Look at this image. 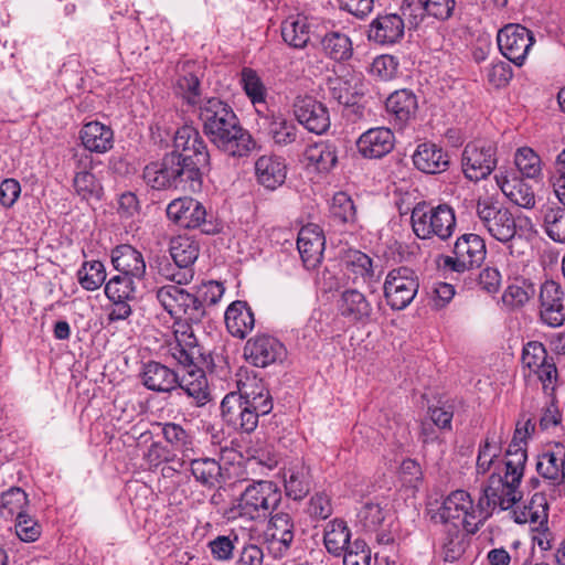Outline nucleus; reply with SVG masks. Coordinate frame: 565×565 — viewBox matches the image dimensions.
Masks as SVG:
<instances>
[{
    "mask_svg": "<svg viewBox=\"0 0 565 565\" xmlns=\"http://www.w3.org/2000/svg\"><path fill=\"white\" fill-rule=\"evenodd\" d=\"M547 235L555 242H565V206H548L544 215Z\"/></svg>",
    "mask_w": 565,
    "mask_h": 565,
    "instance_id": "nucleus-48",
    "label": "nucleus"
},
{
    "mask_svg": "<svg viewBox=\"0 0 565 565\" xmlns=\"http://www.w3.org/2000/svg\"><path fill=\"white\" fill-rule=\"evenodd\" d=\"M341 312L345 317L360 320L370 315L371 306L362 292L348 289L342 292Z\"/></svg>",
    "mask_w": 565,
    "mask_h": 565,
    "instance_id": "nucleus-42",
    "label": "nucleus"
},
{
    "mask_svg": "<svg viewBox=\"0 0 565 565\" xmlns=\"http://www.w3.org/2000/svg\"><path fill=\"white\" fill-rule=\"evenodd\" d=\"M74 189L78 195L87 200L92 196H98L99 184L95 175L88 171L77 172L74 177Z\"/></svg>",
    "mask_w": 565,
    "mask_h": 565,
    "instance_id": "nucleus-61",
    "label": "nucleus"
},
{
    "mask_svg": "<svg viewBox=\"0 0 565 565\" xmlns=\"http://www.w3.org/2000/svg\"><path fill=\"white\" fill-rule=\"evenodd\" d=\"M500 188L511 202L524 209H532L535 205V195L532 188L520 180H504Z\"/></svg>",
    "mask_w": 565,
    "mask_h": 565,
    "instance_id": "nucleus-43",
    "label": "nucleus"
},
{
    "mask_svg": "<svg viewBox=\"0 0 565 565\" xmlns=\"http://www.w3.org/2000/svg\"><path fill=\"white\" fill-rule=\"evenodd\" d=\"M79 138L86 150L96 153H105L114 145L111 128L99 121L85 124L79 131Z\"/></svg>",
    "mask_w": 565,
    "mask_h": 565,
    "instance_id": "nucleus-25",
    "label": "nucleus"
},
{
    "mask_svg": "<svg viewBox=\"0 0 565 565\" xmlns=\"http://www.w3.org/2000/svg\"><path fill=\"white\" fill-rule=\"evenodd\" d=\"M454 255L460 257L469 267L480 265L486 257L484 241L477 234H463L457 238Z\"/></svg>",
    "mask_w": 565,
    "mask_h": 565,
    "instance_id": "nucleus-33",
    "label": "nucleus"
},
{
    "mask_svg": "<svg viewBox=\"0 0 565 565\" xmlns=\"http://www.w3.org/2000/svg\"><path fill=\"white\" fill-rule=\"evenodd\" d=\"M170 254L177 267L191 266L199 256V245L186 236L171 239Z\"/></svg>",
    "mask_w": 565,
    "mask_h": 565,
    "instance_id": "nucleus-39",
    "label": "nucleus"
},
{
    "mask_svg": "<svg viewBox=\"0 0 565 565\" xmlns=\"http://www.w3.org/2000/svg\"><path fill=\"white\" fill-rule=\"evenodd\" d=\"M167 216L184 228H196L205 224L204 206L192 198L173 200L167 207Z\"/></svg>",
    "mask_w": 565,
    "mask_h": 565,
    "instance_id": "nucleus-16",
    "label": "nucleus"
},
{
    "mask_svg": "<svg viewBox=\"0 0 565 565\" xmlns=\"http://www.w3.org/2000/svg\"><path fill=\"white\" fill-rule=\"evenodd\" d=\"M536 470L540 476L553 483L559 478L565 482V446L556 443L550 450L540 455Z\"/></svg>",
    "mask_w": 565,
    "mask_h": 565,
    "instance_id": "nucleus-26",
    "label": "nucleus"
},
{
    "mask_svg": "<svg viewBox=\"0 0 565 565\" xmlns=\"http://www.w3.org/2000/svg\"><path fill=\"white\" fill-rule=\"evenodd\" d=\"M343 554V565H370L371 550L363 540L353 541Z\"/></svg>",
    "mask_w": 565,
    "mask_h": 565,
    "instance_id": "nucleus-56",
    "label": "nucleus"
},
{
    "mask_svg": "<svg viewBox=\"0 0 565 565\" xmlns=\"http://www.w3.org/2000/svg\"><path fill=\"white\" fill-rule=\"evenodd\" d=\"M386 109L401 125L413 118L417 110V98L408 89L396 90L386 99Z\"/></svg>",
    "mask_w": 565,
    "mask_h": 565,
    "instance_id": "nucleus-34",
    "label": "nucleus"
},
{
    "mask_svg": "<svg viewBox=\"0 0 565 565\" xmlns=\"http://www.w3.org/2000/svg\"><path fill=\"white\" fill-rule=\"evenodd\" d=\"M547 500L544 493L536 492L532 495L529 504L522 509H513L510 514L515 523L539 524L543 525L547 522Z\"/></svg>",
    "mask_w": 565,
    "mask_h": 565,
    "instance_id": "nucleus-32",
    "label": "nucleus"
},
{
    "mask_svg": "<svg viewBox=\"0 0 565 565\" xmlns=\"http://www.w3.org/2000/svg\"><path fill=\"white\" fill-rule=\"evenodd\" d=\"M521 434V429L519 425L515 428L513 439L509 444V447L505 451V478L512 479L513 481L522 480L524 475L525 463L527 460L526 452V443H524V437L519 439V435Z\"/></svg>",
    "mask_w": 565,
    "mask_h": 565,
    "instance_id": "nucleus-28",
    "label": "nucleus"
},
{
    "mask_svg": "<svg viewBox=\"0 0 565 565\" xmlns=\"http://www.w3.org/2000/svg\"><path fill=\"white\" fill-rule=\"evenodd\" d=\"M273 541L282 545L286 552L294 541V522L291 516L285 512H278L270 518Z\"/></svg>",
    "mask_w": 565,
    "mask_h": 565,
    "instance_id": "nucleus-45",
    "label": "nucleus"
},
{
    "mask_svg": "<svg viewBox=\"0 0 565 565\" xmlns=\"http://www.w3.org/2000/svg\"><path fill=\"white\" fill-rule=\"evenodd\" d=\"M203 134L228 157L248 156L255 148L252 135L241 125L233 108L217 97H210L198 108Z\"/></svg>",
    "mask_w": 565,
    "mask_h": 565,
    "instance_id": "nucleus-3",
    "label": "nucleus"
},
{
    "mask_svg": "<svg viewBox=\"0 0 565 565\" xmlns=\"http://www.w3.org/2000/svg\"><path fill=\"white\" fill-rule=\"evenodd\" d=\"M534 41L533 33L518 23L504 25L497 35L501 54L516 66L524 64Z\"/></svg>",
    "mask_w": 565,
    "mask_h": 565,
    "instance_id": "nucleus-8",
    "label": "nucleus"
},
{
    "mask_svg": "<svg viewBox=\"0 0 565 565\" xmlns=\"http://www.w3.org/2000/svg\"><path fill=\"white\" fill-rule=\"evenodd\" d=\"M271 409L273 405L269 404L255 407L248 402H243L235 392L226 394L221 403L222 417L225 423L245 433L254 431L259 417L269 414Z\"/></svg>",
    "mask_w": 565,
    "mask_h": 565,
    "instance_id": "nucleus-6",
    "label": "nucleus"
},
{
    "mask_svg": "<svg viewBox=\"0 0 565 565\" xmlns=\"http://www.w3.org/2000/svg\"><path fill=\"white\" fill-rule=\"evenodd\" d=\"M141 380L150 391L170 393L177 388L178 373L159 362L150 361L143 366Z\"/></svg>",
    "mask_w": 565,
    "mask_h": 565,
    "instance_id": "nucleus-21",
    "label": "nucleus"
},
{
    "mask_svg": "<svg viewBox=\"0 0 565 565\" xmlns=\"http://www.w3.org/2000/svg\"><path fill=\"white\" fill-rule=\"evenodd\" d=\"M267 131L274 142L279 146H287L297 139V126L284 116H271L267 119Z\"/></svg>",
    "mask_w": 565,
    "mask_h": 565,
    "instance_id": "nucleus-40",
    "label": "nucleus"
},
{
    "mask_svg": "<svg viewBox=\"0 0 565 565\" xmlns=\"http://www.w3.org/2000/svg\"><path fill=\"white\" fill-rule=\"evenodd\" d=\"M321 46L327 56L337 62H344L352 57L353 46L349 35L332 31L321 39Z\"/></svg>",
    "mask_w": 565,
    "mask_h": 565,
    "instance_id": "nucleus-36",
    "label": "nucleus"
},
{
    "mask_svg": "<svg viewBox=\"0 0 565 565\" xmlns=\"http://www.w3.org/2000/svg\"><path fill=\"white\" fill-rule=\"evenodd\" d=\"M418 285H383L387 303L395 310L404 309L416 296Z\"/></svg>",
    "mask_w": 565,
    "mask_h": 565,
    "instance_id": "nucleus-47",
    "label": "nucleus"
},
{
    "mask_svg": "<svg viewBox=\"0 0 565 565\" xmlns=\"http://www.w3.org/2000/svg\"><path fill=\"white\" fill-rule=\"evenodd\" d=\"M419 4L427 17L446 21L454 14L456 0H419Z\"/></svg>",
    "mask_w": 565,
    "mask_h": 565,
    "instance_id": "nucleus-54",
    "label": "nucleus"
},
{
    "mask_svg": "<svg viewBox=\"0 0 565 565\" xmlns=\"http://www.w3.org/2000/svg\"><path fill=\"white\" fill-rule=\"evenodd\" d=\"M329 88L332 98L344 106H353L364 96V83L356 75L330 79Z\"/></svg>",
    "mask_w": 565,
    "mask_h": 565,
    "instance_id": "nucleus-27",
    "label": "nucleus"
},
{
    "mask_svg": "<svg viewBox=\"0 0 565 565\" xmlns=\"http://www.w3.org/2000/svg\"><path fill=\"white\" fill-rule=\"evenodd\" d=\"M311 22L305 15L289 17L281 23L285 43L295 49H303L310 41Z\"/></svg>",
    "mask_w": 565,
    "mask_h": 565,
    "instance_id": "nucleus-31",
    "label": "nucleus"
},
{
    "mask_svg": "<svg viewBox=\"0 0 565 565\" xmlns=\"http://www.w3.org/2000/svg\"><path fill=\"white\" fill-rule=\"evenodd\" d=\"M14 529L18 537L23 542H35L42 533L39 522L26 512L15 518Z\"/></svg>",
    "mask_w": 565,
    "mask_h": 565,
    "instance_id": "nucleus-55",
    "label": "nucleus"
},
{
    "mask_svg": "<svg viewBox=\"0 0 565 565\" xmlns=\"http://www.w3.org/2000/svg\"><path fill=\"white\" fill-rule=\"evenodd\" d=\"M162 434L164 439L175 449L186 450L192 444L191 436L179 424L166 423L162 426Z\"/></svg>",
    "mask_w": 565,
    "mask_h": 565,
    "instance_id": "nucleus-60",
    "label": "nucleus"
},
{
    "mask_svg": "<svg viewBox=\"0 0 565 565\" xmlns=\"http://www.w3.org/2000/svg\"><path fill=\"white\" fill-rule=\"evenodd\" d=\"M255 174L259 184L269 190L280 186L287 174L285 160L278 156H262L255 162Z\"/></svg>",
    "mask_w": 565,
    "mask_h": 565,
    "instance_id": "nucleus-22",
    "label": "nucleus"
},
{
    "mask_svg": "<svg viewBox=\"0 0 565 565\" xmlns=\"http://www.w3.org/2000/svg\"><path fill=\"white\" fill-rule=\"evenodd\" d=\"M515 164L526 178H535L540 171V158L530 148L519 149L515 154Z\"/></svg>",
    "mask_w": 565,
    "mask_h": 565,
    "instance_id": "nucleus-58",
    "label": "nucleus"
},
{
    "mask_svg": "<svg viewBox=\"0 0 565 565\" xmlns=\"http://www.w3.org/2000/svg\"><path fill=\"white\" fill-rule=\"evenodd\" d=\"M235 393L242 397L243 402H248L255 407L265 404L273 405L269 392L255 379L249 383H243L242 386H238V392Z\"/></svg>",
    "mask_w": 565,
    "mask_h": 565,
    "instance_id": "nucleus-50",
    "label": "nucleus"
},
{
    "mask_svg": "<svg viewBox=\"0 0 565 565\" xmlns=\"http://www.w3.org/2000/svg\"><path fill=\"white\" fill-rule=\"evenodd\" d=\"M324 243L322 230L318 225L308 224L301 227L298 233L297 248L307 268H315L321 262Z\"/></svg>",
    "mask_w": 565,
    "mask_h": 565,
    "instance_id": "nucleus-17",
    "label": "nucleus"
},
{
    "mask_svg": "<svg viewBox=\"0 0 565 565\" xmlns=\"http://www.w3.org/2000/svg\"><path fill=\"white\" fill-rule=\"evenodd\" d=\"M520 481H513L502 477L499 473H492L489 477L488 486L493 487L495 490V504L501 511L512 509L521 499L522 494L519 491Z\"/></svg>",
    "mask_w": 565,
    "mask_h": 565,
    "instance_id": "nucleus-30",
    "label": "nucleus"
},
{
    "mask_svg": "<svg viewBox=\"0 0 565 565\" xmlns=\"http://www.w3.org/2000/svg\"><path fill=\"white\" fill-rule=\"evenodd\" d=\"M413 163L424 173H441L449 166V156L437 145L423 142L417 146L413 154Z\"/></svg>",
    "mask_w": 565,
    "mask_h": 565,
    "instance_id": "nucleus-20",
    "label": "nucleus"
},
{
    "mask_svg": "<svg viewBox=\"0 0 565 565\" xmlns=\"http://www.w3.org/2000/svg\"><path fill=\"white\" fill-rule=\"evenodd\" d=\"M412 227L420 239L437 236L441 241L448 239L456 228V216L451 206L439 204L427 207L425 203L417 204L412 211Z\"/></svg>",
    "mask_w": 565,
    "mask_h": 565,
    "instance_id": "nucleus-5",
    "label": "nucleus"
},
{
    "mask_svg": "<svg viewBox=\"0 0 565 565\" xmlns=\"http://www.w3.org/2000/svg\"><path fill=\"white\" fill-rule=\"evenodd\" d=\"M394 134L385 127L371 128L358 139L359 152L365 158H382L394 148Z\"/></svg>",
    "mask_w": 565,
    "mask_h": 565,
    "instance_id": "nucleus-18",
    "label": "nucleus"
},
{
    "mask_svg": "<svg viewBox=\"0 0 565 565\" xmlns=\"http://www.w3.org/2000/svg\"><path fill=\"white\" fill-rule=\"evenodd\" d=\"M384 512L379 503L365 502L358 512L359 523L367 531L377 530L384 521Z\"/></svg>",
    "mask_w": 565,
    "mask_h": 565,
    "instance_id": "nucleus-52",
    "label": "nucleus"
},
{
    "mask_svg": "<svg viewBox=\"0 0 565 565\" xmlns=\"http://www.w3.org/2000/svg\"><path fill=\"white\" fill-rule=\"evenodd\" d=\"M286 356L285 345L269 334H257L248 339L244 347V358L256 367L281 363Z\"/></svg>",
    "mask_w": 565,
    "mask_h": 565,
    "instance_id": "nucleus-11",
    "label": "nucleus"
},
{
    "mask_svg": "<svg viewBox=\"0 0 565 565\" xmlns=\"http://www.w3.org/2000/svg\"><path fill=\"white\" fill-rule=\"evenodd\" d=\"M466 551L465 535L459 524L451 523L446 525L445 536L443 539V554L446 562H454L461 557Z\"/></svg>",
    "mask_w": 565,
    "mask_h": 565,
    "instance_id": "nucleus-41",
    "label": "nucleus"
},
{
    "mask_svg": "<svg viewBox=\"0 0 565 565\" xmlns=\"http://www.w3.org/2000/svg\"><path fill=\"white\" fill-rule=\"evenodd\" d=\"M281 501V492L274 481L258 480L246 486L232 505L224 510L227 520L264 521Z\"/></svg>",
    "mask_w": 565,
    "mask_h": 565,
    "instance_id": "nucleus-4",
    "label": "nucleus"
},
{
    "mask_svg": "<svg viewBox=\"0 0 565 565\" xmlns=\"http://www.w3.org/2000/svg\"><path fill=\"white\" fill-rule=\"evenodd\" d=\"M494 147L487 141L469 142L462 152V171L470 181L486 179L495 168Z\"/></svg>",
    "mask_w": 565,
    "mask_h": 565,
    "instance_id": "nucleus-10",
    "label": "nucleus"
},
{
    "mask_svg": "<svg viewBox=\"0 0 565 565\" xmlns=\"http://www.w3.org/2000/svg\"><path fill=\"white\" fill-rule=\"evenodd\" d=\"M533 295V285H507L501 301L504 307L513 310L524 306Z\"/></svg>",
    "mask_w": 565,
    "mask_h": 565,
    "instance_id": "nucleus-49",
    "label": "nucleus"
},
{
    "mask_svg": "<svg viewBox=\"0 0 565 565\" xmlns=\"http://www.w3.org/2000/svg\"><path fill=\"white\" fill-rule=\"evenodd\" d=\"M285 490L287 497L292 500L303 499L310 491V468L303 463L289 467L284 473Z\"/></svg>",
    "mask_w": 565,
    "mask_h": 565,
    "instance_id": "nucleus-29",
    "label": "nucleus"
},
{
    "mask_svg": "<svg viewBox=\"0 0 565 565\" xmlns=\"http://www.w3.org/2000/svg\"><path fill=\"white\" fill-rule=\"evenodd\" d=\"M157 298L171 317L181 318L184 315L190 320H200L205 315L201 299L179 285H162Z\"/></svg>",
    "mask_w": 565,
    "mask_h": 565,
    "instance_id": "nucleus-7",
    "label": "nucleus"
},
{
    "mask_svg": "<svg viewBox=\"0 0 565 565\" xmlns=\"http://www.w3.org/2000/svg\"><path fill=\"white\" fill-rule=\"evenodd\" d=\"M237 541V535L234 536V540H231L230 536L220 535L209 543V547L214 558L227 561L232 558L235 547L234 542Z\"/></svg>",
    "mask_w": 565,
    "mask_h": 565,
    "instance_id": "nucleus-62",
    "label": "nucleus"
},
{
    "mask_svg": "<svg viewBox=\"0 0 565 565\" xmlns=\"http://www.w3.org/2000/svg\"><path fill=\"white\" fill-rule=\"evenodd\" d=\"M406 23L399 13L380 14L374 19L367 31V38L382 45L399 42L405 34Z\"/></svg>",
    "mask_w": 565,
    "mask_h": 565,
    "instance_id": "nucleus-15",
    "label": "nucleus"
},
{
    "mask_svg": "<svg viewBox=\"0 0 565 565\" xmlns=\"http://www.w3.org/2000/svg\"><path fill=\"white\" fill-rule=\"evenodd\" d=\"M294 115L298 122L308 131L321 135L330 128V115L328 108L310 96L296 97Z\"/></svg>",
    "mask_w": 565,
    "mask_h": 565,
    "instance_id": "nucleus-13",
    "label": "nucleus"
},
{
    "mask_svg": "<svg viewBox=\"0 0 565 565\" xmlns=\"http://www.w3.org/2000/svg\"><path fill=\"white\" fill-rule=\"evenodd\" d=\"M382 273L380 262L374 263L369 255L360 250H353L348 255L345 275L349 279L353 281L361 279L364 282L376 281L381 278Z\"/></svg>",
    "mask_w": 565,
    "mask_h": 565,
    "instance_id": "nucleus-23",
    "label": "nucleus"
},
{
    "mask_svg": "<svg viewBox=\"0 0 565 565\" xmlns=\"http://www.w3.org/2000/svg\"><path fill=\"white\" fill-rule=\"evenodd\" d=\"M494 490L493 487H486L483 489L482 495L475 507L476 519L478 518V521L468 519L465 521V531L467 534H476L492 515L493 510L497 508L495 498L498 499Z\"/></svg>",
    "mask_w": 565,
    "mask_h": 565,
    "instance_id": "nucleus-37",
    "label": "nucleus"
},
{
    "mask_svg": "<svg viewBox=\"0 0 565 565\" xmlns=\"http://www.w3.org/2000/svg\"><path fill=\"white\" fill-rule=\"evenodd\" d=\"M533 372L537 374L540 381L542 382L544 393L547 396L552 397L554 395L555 383L557 380V369L555 363L553 362V359L551 358L550 361H547Z\"/></svg>",
    "mask_w": 565,
    "mask_h": 565,
    "instance_id": "nucleus-63",
    "label": "nucleus"
},
{
    "mask_svg": "<svg viewBox=\"0 0 565 565\" xmlns=\"http://www.w3.org/2000/svg\"><path fill=\"white\" fill-rule=\"evenodd\" d=\"M501 452L500 443L495 441L493 437L487 436L484 443L480 445L477 457V472L484 475L488 472Z\"/></svg>",
    "mask_w": 565,
    "mask_h": 565,
    "instance_id": "nucleus-51",
    "label": "nucleus"
},
{
    "mask_svg": "<svg viewBox=\"0 0 565 565\" xmlns=\"http://www.w3.org/2000/svg\"><path fill=\"white\" fill-rule=\"evenodd\" d=\"M547 361V352L541 342L532 341L523 348L522 363L531 371L537 370Z\"/></svg>",
    "mask_w": 565,
    "mask_h": 565,
    "instance_id": "nucleus-59",
    "label": "nucleus"
},
{
    "mask_svg": "<svg viewBox=\"0 0 565 565\" xmlns=\"http://www.w3.org/2000/svg\"><path fill=\"white\" fill-rule=\"evenodd\" d=\"M174 150L143 169V180L156 190L201 191L203 174L210 170V152L200 131L189 125L180 127L173 139Z\"/></svg>",
    "mask_w": 565,
    "mask_h": 565,
    "instance_id": "nucleus-1",
    "label": "nucleus"
},
{
    "mask_svg": "<svg viewBox=\"0 0 565 565\" xmlns=\"http://www.w3.org/2000/svg\"><path fill=\"white\" fill-rule=\"evenodd\" d=\"M350 530L343 520L334 519L327 524L323 543L327 551L334 556H340L350 542Z\"/></svg>",
    "mask_w": 565,
    "mask_h": 565,
    "instance_id": "nucleus-35",
    "label": "nucleus"
},
{
    "mask_svg": "<svg viewBox=\"0 0 565 565\" xmlns=\"http://www.w3.org/2000/svg\"><path fill=\"white\" fill-rule=\"evenodd\" d=\"M330 212L334 218L342 223L355 220V206L351 198L344 192H339L333 196Z\"/></svg>",
    "mask_w": 565,
    "mask_h": 565,
    "instance_id": "nucleus-53",
    "label": "nucleus"
},
{
    "mask_svg": "<svg viewBox=\"0 0 565 565\" xmlns=\"http://www.w3.org/2000/svg\"><path fill=\"white\" fill-rule=\"evenodd\" d=\"M306 512L313 520H327L333 512L331 498L324 492L315 493L307 504Z\"/></svg>",
    "mask_w": 565,
    "mask_h": 565,
    "instance_id": "nucleus-57",
    "label": "nucleus"
},
{
    "mask_svg": "<svg viewBox=\"0 0 565 565\" xmlns=\"http://www.w3.org/2000/svg\"><path fill=\"white\" fill-rule=\"evenodd\" d=\"M513 76L512 67L508 62L498 61L488 70V81L494 87L505 86Z\"/></svg>",
    "mask_w": 565,
    "mask_h": 565,
    "instance_id": "nucleus-64",
    "label": "nucleus"
},
{
    "mask_svg": "<svg viewBox=\"0 0 565 565\" xmlns=\"http://www.w3.org/2000/svg\"><path fill=\"white\" fill-rule=\"evenodd\" d=\"M225 324L228 332L244 339L254 328L255 318L246 301L236 300L225 311Z\"/></svg>",
    "mask_w": 565,
    "mask_h": 565,
    "instance_id": "nucleus-24",
    "label": "nucleus"
},
{
    "mask_svg": "<svg viewBox=\"0 0 565 565\" xmlns=\"http://www.w3.org/2000/svg\"><path fill=\"white\" fill-rule=\"evenodd\" d=\"M476 520L473 500L465 490H455L444 500L431 520L436 523L449 525L457 523L465 530L466 520Z\"/></svg>",
    "mask_w": 565,
    "mask_h": 565,
    "instance_id": "nucleus-12",
    "label": "nucleus"
},
{
    "mask_svg": "<svg viewBox=\"0 0 565 565\" xmlns=\"http://www.w3.org/2000/svg\"><path fill=\"white\" fill-rule=\"evenodd\" d=\"M563 299L562 285H541V317L551 327H558L564 322Z\"/></svg>",
    "mask_w": 565,
    "mask_h": 565,
    "instance_id": "nucleus-19",
    "label": "nucleus"
},
{
    "mask_svg": "<svg viewBox=\"0 0 565 565\" xmlns=\"http://www.w3.org/2000/svg\"><path fill=\"white\" fill-rule=\"evenodd\" d=\"M477 215L489 234L499 242L507 243L514 237L516 233L515 220L507 207L489 201H479Z\"/></svg>",
    "mask_w": 565,
    "mask_h": 565,
    "instance_id": "nucleus-9",
    "label": "nucleus"
},
{
    "mask_svg": "<svg viewBox=\"0 0 565 565\" xmlns=\"http://www.w3.org/2000/svg\"><path fill=\"white\" fill-rule=\"evenodd\" d=\"M111 264L121 276L117 275L107 282H121L122 278L141 279L146 273V263L139 250L129 244H121L111 250Z\"/></svg>",
    "mask_w": 565,
    "mask_h": 565,
    "instance_id": "nucleus-14",
    "label": "nucleus"
},
{
    "mask_svg": "<svg viewBox=\"0 0 565 565\" xmlns=\"http://www.w3.org/2000/svg\"><path fill=\"white\" fill-rule=\"evenodd\" d=\"M28 503V494L21 488L13 487L1 495V514L18 518L25 513Z\"/></svg>",
    "mask_w": 565,
    "mask_h": 565,
    "instance_id": "nucleus-46",
    "label": "nucleus"
},
{
    "mask_svg": "<svg viewBox=\"0 0 565 565\" xmlns=\"http://www.w3.org/2000/svg\"><path fill=\"white\" fill-rule=\"evenodd\" d=\"M191 473L198 482L205 487H215L222 482V467L213 458H198L190 462Z\"/></svg>",
    "mask_w": 565,
    "mask_h": 565,
    "instance_id": "nucleus-38",
    "label": "nucleus"
},
{
    "mask_svg": "<svg viewBox=\"0 0 565 565\" xmlns=\"http://www.w3.org/2000/svg\"><path fill=\"white\" fill-rule=\"evenodd\" d=\"M173 328L175 342L170 344L169 351L177 363L186 370L181 377L178 375V395L183 393L192 405L202 407L211 401L205 371H215L214 358L202 349L188 322L177 321Z\"/></svg>",
    "mask_w": 565,
    "mask_h": 565,
    "instance_id": "nucleus-2",
    "label": "nucleus"
},
{
    "mask_svg": "<svg viewBox=\"0 0 565 565\" xmlns=\"http://www.w3.org/2000/svg\"><path fill=\"white\" fill-rule=\"evenodd\" d=\"M306 157L319 171H329L338 160L337 147L331 142L315 143L307 149Z\"/></svg>",
    "mask_w": 565,
    "mask_h": 565,
    "instance_id": "nucleus-44",
    "label": "nucleus"
}]
</instances>
